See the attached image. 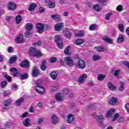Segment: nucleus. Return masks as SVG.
<instances>
[{
    "mask_svg": "<svg viewBox=\"0 0 129 129\" xmlns=\"http://www.w3.org/2000/svg\"><path fill=\"white\" fill-rule=\"evenodd\" d=\"M29 54L31 57H36V58H40L42 56V52L34 47L29 48Z\"/></svg>",
    "mask_w": 129,
    "mask_h": 129,
    "instance_id": "f257e3e1",
    "label": "nucleus"
},
{
    "mask_svg": "<svg viewBox=\"0 0 129 129\" xmlns=\"http://www.w3.org/2000/svg\"><path fill=\"white\" fill-rule=\"evenodd\" d=\"M55 40L57 45V47H58L59 49H62V48H63V42L61 36L58 34L56 35L55 36Z\"/></svg>",
    "mask_w": 129,
    "mask_h": 129,
    "instance_id": "f03ea898",
    "label": "nucleus"
},
{
    "mask_svg": "<svg viewBox=\"0 0 129 129\" xmlns=\"http://www.w3.org/2000/svg\"><path fill=\"white\" fill-rule=\"evenodd\" d=\"M64 60L68 66L69 67H73V66H75V63H74V61L71 56H67L64 57Z\"/></svg>",
    "mask_w": 129,
    "mask_h": 129,
    "instance_id": "7ed1b4c3",
    "label": "nucleus"
},
{
    "mask_svg": "<svg viewBox=\"0 0 129 129\" xmlns=\"http://www.w3.org/2000/svg\"><path fill=\"white\" fill-rule=\"evenodd\" d=\"M77 67L79 69H84L86 67V63L81 59L78 60Z\"/></svg>",
    "mask_w": 129,
    "mask_h": 129,
    "instance_id": "20e7f679",
    "label": "nucleus"
},
{
    "mask_svg": "<svg viewBox=\"0 0 129 129\" xmlns=\"http://www.w3.org/2000/svg\"><path fill=\"white\" fill-rule=\"evenodd\" d=\"M87 78V75L84 74L80 76L78 79V82L80 84H83L85 83V80Z\"/></svg>",
    "mask_w": 129,
    "mask_h": 129,
    "instance_id": "39448f33",
    "label": "nucleus"
},
{
    "mask_svg": "<svg viewBox=\"0 0 129 129\" xmlns=\"http://www.w3.org/2000/svg\"><path fill=\"white\" fill-rule=\"evenodd\" d=\"M15 40L17 44H21L22 43H24V42H25V40H24V35H23V34H20L19 35V36L17 37L15 39Z\"/></svg>",
    "mask_w": 129,
    "mask_h": 129,
    "instance_id": "423d86ee",
    "label": "nucleus"
},
{
    "mask_svg": "<svg viewBox=\"0 0 129 129\" xmlns=\"http://www.w3.org/2000/svg\"><path fill=\"white\" fill-rule=\"evenodd\" d=\"M62 34L66 38H69L71 36H72V33H71V31L70 30L68 29H63L62 31Z\"/></svg>",
    "mask_w": 129,
    "mask_h": 129,
    "instance_id": "0eeeda50",
    "label": "nucleus"
},
{
    "mask_svg": "<svg viewBox=\"0 0 129 129\" xmlns=\"http://www.w3.org/2000/svg\"><path fill=\"white\" fill-rule=\"evenodd\" d=\"M11 104L12 100L11 99L5 100L3 106V109H8V108H9V106L11 105Z\"/></svg>",
    "mask_w": 129,
    "mask_h": 129,
    "instance_id": "6e6552de",
    "label": "nucleus"
},
{
    "mask_svg": "<svg viewBox=\"0 0 129 129\" xmlns=\"http://www.w3.org/2000/svg\"><path fill=\"white\" fill-rule=\"evenodd\" d=\"M42 84V81L40 80H37L35 82V90H37V91H39V89H40V91H43V87L41 86V85Z\"/></svg>",
    "mask_w": 129,
    "mask_h": 129,
    "instance_id": "1a4fd4ad",
    "label": "nucleus"
},
{
    "mask_svg": "<svg viewBox=\"0 0 129 129\" xmlns=\"http://www.w3.org/2000/svg\"><path fill=\"white\" fill-rule=\"evenodd\" d=\"M20 67H22V68H29L30 67V61L26 59L24 60L20 63Z\"/></svg>",
    "mask_w": 129,
    "mask_h": 129,
    "instance_id": "9d476101",
    "label": "nucleus"
},
{
    "mask_svg": "<svg viewBox=\"0 0 129 129\" xmlns=\"http://www.w3.org/2000/svg\"><path fill=\"white\" fill-rule=\"evenodd\" d=\"M37 32L40 34L44 32V25L42 23H38L37 25Z\"/></svg>",
    "mask_w": 129,
    "mask_h": 129,
    "instance_id": "9b49d317",
    "label": "nucleus"
},
{
    "mask_svg": "<svg viewBox=\"0 0 129 129\" xmlns=\"http://www.w3.org/2000/svg\"><path fill=\"white\" fill-rule=\"evenodd\" d=\"M63 27H64V23H63L56 24L55 26V31H56V32L61 31L62 29H63Z\"/></svg>",
    "mask_w": 129,
    "mask_h": 129,
    "instance_id": "f8f14e48",
    "label": "nucleus"
},
{
    "mask_svg": "<svg viewBox=\"0 0 129 129\" xmlns=\"http://www.w3.org/2000/svg\"><path fill=\"white\" fill-rule=\"evenodd\" d=\"M118 100L115 97H112L110 98L109 103L111 105H115Z\"/></svg>",
    "mask_w": 129,
    "mask_h": 129,
    "instance_id": "ddd939ff",
    "label": "nucleus"
},
{
    "mask_svg": "<svg viewBox=\"0 0 129 129\" xmlns=\"http://www.w3.org/2000/svg\"><path fill=\"white\" fill-rule=\"evenodd\" d=\"M45 3H47V7L50 9H54L55 8V3L52 2V0H45Z\"/></svg>",
    "mask_w": 129,
    "mask_h": 129,
    "instance_id": "4468645a",
    "label": "nucleus"
},
{
    "mask_svg": "<svg viewBox=\"0 0 129 129\" xmlns=\"http://www.w3.org/2000/svg\"><path fill=\"white\" fill-rule=\"evenodd\" d=\"M54 97L57 101H63L64 100V97L59 93H56Z\"/></svg>",
    "mask_w": 129,
    "mask_h": 129,
    "instance_id": "2eb2a0df",
    "label": "nucleus"
},
{
    "mask_svg": "<svg viewBox=\"0 0 129 129\" xmlns=\"http://www.w3.org/2000/svg\"><path fill=\"white\" fill-rule=\"evenodd\" d=\"M24 101H25V98L21 97L16 100L15 104L16 106H21Z\"/></svg>",
    "mask_w": 129,
    "mask_h": 129,
    "instance_id": "dca6fc26",
    "label": "nucleus"
},
{
    "mask_svg": "<svg viewBox=\"0 0 129 129\" xmlns=\"http://www.w3.org/2000/svg\"><path fill=\"white\" fill-rule=\"evenodd\" d=\"M115 110L114 109H111L108 112H107L106 114V116L108 117V118H109V117H111L115 113Z\"/></svg>",
    "mask_w": 129,
    "mask_h": 129,
    "instance_id": "f3484780",
    "label": "nucleus"
},
{
    "mask_svg": "<svg viewBox=\"0 0 129 129\" xmlns=\"http://www.w3.org/2000/svg\"><path fill=\"white\" fill-rule=\"evenodd\" d=\"M68 123H73L74 121V116L73 114H70L68 116Z\"/></svg>",
    "mask_w": 129,
    "mask_h": 129,
    "instance_id": "a211bd4d",
    "label": "nucleus"
},
{
    "mask_svg": "<svg viewBox=\"0 0 129 129\" xmlns=\"http://www.w3.org/2000/svg\"><path fill=\"white\" fill-rule=\"evenodd\" d=\"M103 41L106 42V43H108L109 44H112L113 43V40L112 39L108 38V37L105 36L102 38Z\"/></svg>",
    "mask_w": 129,
    "mask_h": 129,
    "instance_id": "6ab92c4d",
    "label": "nucleus"
},
{
    "mask_svg": "<svg viewBox=\"0 0 129 129\" xmlns=\"http://www.w3.org/2000/svg\"><path fill=\"white\" fill-rule=\"evenodd\" d=\"M16 5L14 2H11L8 6V9L10 11L15 10Z\"/></svg>",
    "mask_w": 129,
    "mask_h": 129,
    "instance_id": "aec40b11",
    "label": "nucleus"
},
{
    "mask_svg": "<svg viewBox=\"0 0 129 129\" xmlns=\"http://www.w3.org/2000/svg\"><path fill=\"white\" fill-rule=\"evenodd\" d=\"M31 119L30 118H26L23 122V123L25 126H31V124L30 123Z\"/></svg>",
    "mask_w": 129,
    "mask_h": 129,
    "instance_id": "412c9836",
    "label": "nucleus"
},
{
    "mask_svg": "<svg viewBox=\"0 0 129 129\" xmlns=\"http://www.w3.org/2000/svg\"><path fill=\"white\" fill-rule=\"evenodd\" d=\"M51 18L52 20L59 22L60 21V17L58 14H54L51 16Z\"/></svg>",
    "mask_w": 129,
    "mask_h": 129,
    "instance_id": "4be33fe9",
    "label": "nucleus"
},
{
    "mask_svg": "<svg viewBox=\"0 0 129 129\" xmlns=\"http://www.w3.org/2000/svg\"><path fill=\"white\" fill-rule=\"evenodd\" d=\"M26 29L28 32H30V31H32L34 29V25L32 23H27L26 25Z\"/></svg>",
    "mask_w": 129,
    "mask_h": 129,
    "instance_id": "5701e85b",
    "label": "nucleus"
},
{
    "mask_svg": "<svg viewBox=\"0 0 129 129\" xmlns=\"http://www.w3.org/2000/svg\"><path fill=\"white\" fill-rule=\"evenodd\" d=\"M117 41L118 44H120L124 42V38H123V36L122 34H120L119 37L117 39Z\"/></svg>",
    "mask_w": 129,
    "mask_h": 129,
    "instance_id": "b1692460",
    "label": "nucleus"
},
{
    "mask_svg": "<svg viewBox=\"0 0 129 129\" xmlns=\"http://www.w3.org/2000/svg\"><path fill=\"white\" fill-rule=\"evenodd\" d=\"M11 72H13V75L15 77H17L18 76V74H19V73H18V70L16 68H12L10 69Z\"/></svg>",
    "mask_w": 129,
    "mask_h": 129,
    "instance_id": "393cba45",
    "label": "nucleus"
},
{
    "mask_svg": "<svg viewBox=\"0 0 129 129\" xmlns=\"http://www.w3.org/2000/svg\"><path fill=\"white\" fill-rule=\"evenodd\" d=\"M39 75V70L34 68L32 71V76L33 77H37Z\"/></svg>",
    "mask_w": 129,
    "mask_h": 129,
    "instance_id": "a878e982",
    "label": "nucleus"
},
{
    "mask_svg": "<svg viewBox=\"0 0 129 129\" xmlns=\"http://www.w3.org/2000/svg\"><path fill=\"white\" fill-rule=\"evenodd\" d=\"M46 64H47V61L46 60H43V63L41 64L40 68L42 71H45L47 69V67H46Z\"/></svg>",
    "mask_w": 129,
    "mask_h": 129,
    "instance_id": "bb28decb",
    "label": "nucleus"
},
{
    "mask_svg": "<svg viewBox=\"0 0 129 129\" xmlns=\"http://www.w3.org/2000/svg\"><path fill=\"white\" fill-rule=\"evenodd\" d=\"M16 61H18L17 55H13L9 60V62L11 64H13V62H16Z\"/></svg>",
    "mask_w": 129,
    "mask_h": 129,
    "instance_id": "cd10ccee",
    "label": "nucleus"
},
{
    "mask_svg": "<svg viewBox=\"0 0 129 129\" xmlns=\"http://www.w3.org/2000/svg\"><path fill=\"white\" fill-rule=\"evenodd\" d=\"M36 7H37V5H36V4L35 3L31 4V5L30 6L28 9V11H29V12H33V11H34V10L36 9Z\"/></svg>",
    "mask_w": 129,
    "mask_h": 129,
    "instance_id": "c85d7f7f",
    "label": "nucleus"
},
{
    "mask_svg": "<svg viewBox=\"0 0 129 129\" xmlns=\"http://www.w3.org/2000/svg\"><path fill=\"white\" fill-rule=\"evenodd\" d=\"M64 54L66 55H71V52H70V46H68L64 50Z\"/></svg>",
    "mask_w": 129,
    "mask_h": 129,
    "instance_id": "c756f323",
    "label": "nucleus"
},
{
    "mask_svg": "<svg viewBox=\"0 0 129 129\" xmlns=\"http://www.w3.org/2000/svg\"><path fill=\"white\" fill-rule=\"evenodd\" d=\"M22 20H23V18H22V16L20 15H18L16 18V22L17 25H19V24H20V23L22 22Z\"/></svg>",
    "mask_w": 129,
    "mask_h": 129,
    "instance_id": "7c9ffc66",
    "label": "nucleus"
},
{
    "mask_svg": "<svg viewBox=\"0 0 129 129\" xmlns=\"http://www.w3.org/2000/svg\"><path fill=\"white\" fill-rule=\"evenodd\" d=\"M8 85V82L4 80L3 82H1V88H6Z\"/></svg>",
    "mask_w": 129,
    "mask_h": 129,
    "instance_id": "2f4dec72",
    "label": "nucleus"
},
{
    "mask_svg": "<svg viewBox=\"0 0 129 129\" xmlns=\"http://www.w3.org/2000/svg\"><path fill=\"white\" fill-rule=\"evenodd\" d=\"M51 121L52 123L56 124L57 122H58V118H57V116L55 115H53L52 117L51 118Z\"/></svg>",
    "mask_w": 129,
    "mask_h": 129,
    "instance_id": "473e14b6",
    "label": "nucleus"
},
{
    "mask_svg": "<svg viewBox=\"0 0 129 129\" xmlns=\"http://www.w3.org/2000/svg\"><path fill=\"white\" fill-rule=\"evenodd\" d=\"M108 87L110 90L113 91L114 89H116L115 86L112 85V84L110 82H108Z\"/></svg>",
    "mask_w": 129,
    "mask_h": 129,
    "instance_id": "72a5a7b5",
    "label": "nucleus"
},
{
    "mask_svg": "<svg viewBox=\"0 0 129 129\" xmlns=\"http://www.w3.org/2000/svg\"><path fill=\"white\" fill-rule=\"evenodd\" d=\"M93 9L94 11H95V12H101V9L99 8V6L98 4H97L96 5H93Z\"/></svg>",
    "mask_w": 129,
    "mask_h": 129,
    "instance_id": "f704fd0d",
    "label": "nucleus"
},
{
    "mask_svg": "<svg viewBox=\"0 0 129 129\" xmlns=\"http://www.w3.org/2000/svg\"><path fill=\"white\" fill-rule=\"evenodd\" d=\"M57 73L55 72H52L50 73V77H51L52 79L55 80L57 78Z\"/></svg>",
    "mask_w": 129,
    "mask_h": 129,
    "instance_id": "c9c22d12",
    "label": "nucleus"
},
{
    "mask_svg": "<svg viewBox=\"0 0 129 129\" xmlns=\"http://www.w3.org/2000/svg\"><path fill=\"white\" fill-rule=\"evenodd\" d=\"M120 86L119 88V90L120 91H122L124 90V82H120Z\"/></svg>",
    "mask_w": 129,
    "mask_h": 129,
    "instance_id": "e433bc0d",
    "label": "nucleus"
},
{
    "mask_svg": "<svg viewBox=\"0 0 129 129\" xmlns=\"http://www.w3.org/2000/svg\"><path fill=\"white\" fill-rule=\"evenodd\" d=\"M105 78V76L103 74H99L98 76V80L99 81H102Z\"/></svg>",
    "mask_w": 129,
    "mask_h": 129,
    "instance_id": "4c0bfd02",
    "label": "nucleus"
},
{
    "mask_svg": "<svg viewBox=\"0 0 129 129\" xmlns=\"http://www.w3.org/2000/svg\"><path fill=\"white\" fill-rule=\"evenodd\" d=\"M56 61H57V57H55L54 56L50 57V59H49V62H50V63H55Z\"/></svg>",
    "mask_w": 129,
    "mask_h": 129,
    "instance_id": "58836bf2",
    "label": "nucleus"
},
{
    "mask_svg": "<svg viewBox=\"0 0 129 129\" xmlns=\"http://www.w3.org/2000/svg\"><path fill=\"white\" fill-rule=\"evenodd\" d=\"M28 77H29V76H28V74L27 73L21 75V80H25V79H27V78H28Z\"/></svg>",
    "mask_w": 129,
    "mask_h": 129,
    "instance_id": "ea45409f",
    "label": "nucleus"
},
{
    "mask_svg": "<svg viewBox=\"0 0 129 129\" xmlns=\"http://www.w3.org/2000/svg\"><path fill=\"white\" fill-rule=\"evenodd\" d=\"M76 37H83L84 36V32L82 31H80L78 33L75 34Z\"/></svg>",
    "mask_w": 129,
    "mask_h": 129,
    "instance_id": "a19ab883",
    "label": "nucleus"
},
{
    "mask_svg": "<svg viewBox=\"0 0 129 129\" xmlns=\"http://www.w3.org/2000/svg\"><path fill=\"white\" fill-rule=\"evenodd\" d=\"M76 45H82L83 44V40L82 39H79L77 40H76Z\"/></svg>",
    "mask_w": 129,
    "mask_h": 129,
    "instance_id": "79ce46f5",
    "label": "nucleus"
},
{
    "mask_svg": "<svg viewBox=\"0 0 129 129\" xmlns=\"http://www.w3.org/2000/svg\"><path fill=\"white\" fill-rule=\"evenodd\" d=\"M96 29V24H92L89 27V30L90 31H94V30Z\"/></svg>",
    "mask_w": 129,
    "mask_h": 129,
    "instance_id": "37998d69",
    "label": "nucleus"
},
{
    "mask_svg": "<svg viewBox=\"0 0 129 129\" xmlns=\"http://www.w3.org/2000/svg\"><path fill=\"white\" fill-rule=\"evenodd\" d=\"M124 28V27L123 26V24H119V25H118L119 30V31L122 32V33H123V32Z\"/></svg>",
    "mask_w": 129,
    "mask_h": 129,
    "instance_id": "c03bdc74",
    "label": "nucleus"
},
{
    "mask_svg": "<svg viewBox=\"0 0 129 129\" xmlns=\"http://www.w3.org/2000/svg\"><path fill=\"white\" fill-rule=\"evenodd\" d=\"M123 7L121 5H119L116 7V11L118 12H121V11H123Z\"/></svg>",
    "mask_w": 129,
    "mask_h": 129,
    "instance_id": "a18cd8bd",
    "label": "nucleus"
},
{
    "mask_svg": "<svg viewBox=\"0 0 129 129\" xmlns=\"http://www.w3.org/2000/svg\"><path fill=\"white\" fill-rule=\"evenodd\" d=\"M69 92L70 91L69 88H66L63 89V95H67Z\"/></svg>",
    "mask_w": 129,
    "mask_h": 129,
    "instance_id": "49530a36",
    "label": "nucleus"
},
{
    "mask_svg": "<svg viewBox=\"0 0 129 129\" xmlns=\"http://www.w3.org/2000/svg\"><path fill=\"white\" fill-rule=\"evenodd\" d=\"M5 78L8 80V82H12V77L11 76L5 75Z\"/></svg>",
    "mask_w": 129,
    "mask_h": 129,
    "instance_id": "de8ad7c7",
    "label": "nucleus"
},
{
    "mask_svg": "<svg viewBox=\"0 0 129 129\" xmlns=\"http://www.w3.org/2000/svg\"><path fill=\"white\" fill-rule=\"evenodd\" d=\"M100 59V56L99 55H94L93 56V60L94 61H97V60H99Z\"/></svg>",
    "mask_w": 129,
    "mask_h": 129,
    "instance_id": "09e8293b",
    "label": "nucleus"
},
{
    "mask_svg": "<svg viewBox=\"0 0 129 129\" xmlns=\"http://www.w3.org/2000/svg\"><path fill=\"white\" fill-rule=\"evenodd\" d=\"M97 50L98 51V52H103V51H104V48H103L101 46H99L97 48Z\"/></svg>",
    "mask_w": 129,
    "mask_h": 129,
    "instance_id": "8fccbe9b",
    "label": "nucleus"
},
{
    "mask_svg": "<svg viewBox=\"0 0 129 129\" xmlns=\"http://www.w3.org/2000/svg\"><path fill=\"white\" fill-rule=\"evenodd\" d=\"M3 95L5 97L9 96L10 95V92L9 91H4Z\"/></svg>",
    "mask_w": 129,
    "mask_h": 129,
    "instance_id": "3c124183",
    "label": "nucleus"
},
{
    "mask_svg": "<svg viewBox=\"0 0 129 129\" xmlns=\"http://www.w3.org/2000/svg\"><path fill=\"white\" fill-rule=\"evenodd\" d=\"M119 116V115L118 114V113H115L114 115V117H113V121H115V120H116Z\"/></svg>",
    "mask_w": 129,
    "mask_h": 129,
    "instance_id": "603ef678",
    "label": "nucleus"
},
{
    "mask_svg": "<svg viewBox=\"0 0 129 129\" xmlns=\"http://www.w3.org/2000/svg\"><path fill=\"white\" fill-rule=\"evenodd\" d=\"M112 15V13H109L105 15V19L107 21L109 20L110 17Z\"/></svg>",
    "mask_w": 129,
    "mask_h": 129,
    "instance_id": "864d4df0",
    "label": "nucleus"
},
{
    "mask_svg": "<svg viewBox=\"0 0 129 129\" xmlns=\"http://www.w3.org/2000/svg\"><path fill=\"white\" fill-rule=\"evenodd\" d=\"M96 118V119H98V120L103 119L104 118V116H103V115H97Z\"/></svg>",
    "mask_w": 129,
    "mask_h": 129,
    "instance_id": "5fc2aeb1",
    "label": "nucleus"
},
{
    "mask_svg": "<svg viewBox=\"0 0 129 129\" xmlns=\"http://www.w3.org/2000/svg\"><path fill=\"white\" fill-rule=\"evenodd\" d=\"M41 90V89H38V91H37V90H36V92H38V93H41V94H44V90L45 89H44V87H43V90L42 91H40Z\"/></svg>",
    "mask_w": 129,
    "mask_h": 129,
    "instance_id": "6e6d98bb",
    "label": "nucleus"
},
{
    "mask_svg": "<svg viewBox=\"0 0 129 129\" xmlns=\"http://www.w3.org/2000/svg\"><path fill=\"white\" fill-rule=\"evenodd\" d=\"M125 108L127 112H128L129 113V103H127L125 105Z\"/></svg>",
    "mask_w": 129,
    "mask_h": 129,
    "instance_id": "4d7b16f0",
    "label": "nucleus"
},
{
    "mask_svg": "<svg viewBox=\"0 0 129 129\" xmlns=\"http://www.w3.org/2000/svg\"><path fill=\"white\" fill-rule=\"evenodd\" d=\"M8 52L9 53H13V52H14V48L12 46H10L8 48Z\"/></svg>",
    "mask_w": 129,
    "mask_h": 129,
    "instance_id": "13d9d810",
    "label": "nucleus"
},
{
    "mask_svg": "<svg viewBox=\"0 0 129 129\" xmlns=\"http://www.w3.org/2000/svg\"><path fill=\"white\" fill-rule=\"evenodd\" d=\"M50 30V27L48 25H43V30Z\"/></svg>",
    "mask_w": 129,
    "mask_h": 129,
    "instance_id": "bf43d9fd",
    "label": "nucleus"
},
{
    "mask_svg": "<svg viewBox=\"0 0 129 129\" xmlns=\"http://www.w3.org/2000/svg\"><path fill=\"white\" fill-rule=\"evenodd\" d=\"M12 87L14 88L15 90H18V85L16 83L13 84Z\"/></svg>",
    "mask_w": 129,
    "mask_h": 129,
    "instance_id": "052dcab7",
    "label": "nucleus"
},
{
    "mask_svg": "<svg viewBox=\"0 0 129 129\" xmlns=\"http://www.w3.org/2000/svg\"><path fill=\"white\" fill-rule=\"evenodd\" d=\"M28 114H29V113H28V112H25L22 114L21 117H22L23 118H25V117H27V115H28Z\"/></svg>",
    "mask_w": 129,
    "mask_h": 129,
    "instance_id": "680f3d73",
    "label": "nucleus"
},
{
    "mask_svg": "<svg viewBox=\"0 0 129 129\" xmlns=\"http://www.w3.org/2000/svg\"><path fill=\"white\" fill-rule=\"evenodd\" d=\"M119 72H120V70H116L114 74V75L115 76H118V73H119Z\"/></svg>",
    "mask_w": 129,
    "mask_h": 129,
    "instance_id": "e2e57ef3",
    "label": "nucleus"
},
{
    "mask_svg": "<svg viewBox=\"0 0 129 129\" xmlns=\"http://www.w3.org/2000/svg\"><path fill=\"white\" fill-rule=\"evenodd\" d=\"M43 120H44L43 118H39L38 120V124H41V123H42V122H43Z\"/></svg>",
    "mask_w": 129,
    "mask_h": 129,
    "instance_id": "0e129e2a",
    "label": "nucleus"
},
{
    "mask_svg": "<svg viewBox=\"0 0 129 129\" xmlns=\"http://www.w3.org/2000/svg\"><path fill=\"white\" fill-rule=\"evenodd\" d=\"M39 13H44V12H45V9L41 7L40 8H39Z\"/></svg>",
    "mask_w": 129,
    "mask_h": 129,
    "instance_id": "69168bd1",
    "label": "nucleus"
},
{
    "mask_svg": "<svg viewBox=\"0 0 129 129\" xmlns=\"http://www.w3.org/2000/svg\"><path fill=\"white\" fill-rule=\"evenodd\" d=\"M88 85L89 86H93V85H94V83L93 81H90L89 82Z\"/></svg>",
    "mask_w": 129,
    "mask_h": 129,
    "instance_id": "338daca9",
    "label": "nucleus"
},
{
    "mask_svg": "<svg viewBox=\"0 0 129 129\" xmlns=\"http://www.w3.org/2000/svg\"><path fill=\"white\" fill-rule=\"evenodd\" d=\"M51 89H52V90H53V91H57V90H58V87H53Z\"/></svg>",
    "mask_w": 129,
    "mask_h": 129,
    "instance_id": "774afa93",
    "label": "nucleus"
}]
</instances>
